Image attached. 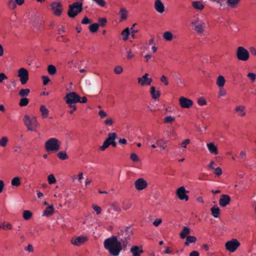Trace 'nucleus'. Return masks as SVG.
Returning <instances> with one entry per match:
<instances>
[{"instance_id": "obj_1", "label": "nucleus", "mask_w": 256, "mask_h": 256, "mask_svg": "<svg viewBox=\"0 0 256 256\" xmlns=\"http://www.w3.org/2000/svg\"><path fill=\"white\" fill-rule=\"evenodd\" d=\"M104 248L108 250L111 255L118 256L122 250V244L116 236L106 239L104 242Z\"/></svg>"}, {"instance_id": "obj_2", "label": "nucleus", "mask_w": 256, "mask_h": 256, "mask_svg": "<svg viewBox=\"0 0 256 256\" xmlns=\"http://www.w3.org/2000/svg\"><path fill=\"white\" fill-rule=\"evenodd\" d=\"M61 142L56 138L48 139L45 142V148L48 152H56L60 149Z\"/></svg>"}, {"instance_id": "obj_3", "label": "nucleus", "mask_w": 256, "mask_h": 256, "mask_svg": "<svg viewBox=\"0 0 256 256\" xmlns=\"http://www.w3.org/2000/svg\"><path fill=\"white\" fill-rule=\"evenodd\" d=\"M23 120L29 130L34 131L39 126L36 118L34 116L26 115Z\"/></svg>"}, {"instance_id": "obj_4", "label": "nucleus", "mask_w": 256, "mask_h": 256, "mask_svg": "<svg viewBox=\"0 0 256 256\" xmlns=\"http://www.w3.org/2000/svg\"><path fill=\"white\" fill-rule=\"evenodd\" d=\"M82 10V4L74 2L68 6V14L70 18H74Z\"/></svg>"}, {"instance_id": "obj_5", "label": "nucleus", "mask_w": 256, "mask_h": 256, "mask_svg": "<svg viewBox=\"0 0 256 256\" xmlns=\"http://www.w3.org/2000/svg\"><path fill=\"white\" fill-rule=\"evenodd\" d=\"M116 137L117 134L116 132L109 133L108 138L104 141L102 145L100 147V150L104 151L110 145L115 147L116 146V143L115 142Z\"/></svg>"}, {"instance_id": "obj_6", "label": "nucleus", "mask_w": 256, "mask_h": 256, "mask_svg": "<svg viewBox=\"0 0 256 256\" xmlns=\"http://www.w3.org/2000/svg\"><path fill=\"white\" fill-rule=\"evenodd\" d=\"M192 29L198 34H202L204 32L206 24L202 20L197 18L190 22Z\"/></svg>"}, {"instance_id": "obj_7", "label": "nucleus", "mask_w": 256, "mask_h": 256, "mask_svg": "<svg viewBox=\"0 0 256 256\" xmlns=\"http://www.w3.org/2000/svg\"><path fill=\"white\" fill-rule=\"evenodd\" d=\"M64 99L68 105H76L80 101V96L75 92H70L66 95Z\"/></svg>"}, {"instance_id": "obj_8", "label": "nucleus", "mask_w": 256, "mask_h": 256, "mask_svg": "<svg viewBox=\"0 0 256 256\" xmlns=\"http://www.w3.org/2000/svg\"><path fill=\"white\" fill-rule=\"evenodd\" d=\"M237 58L241 61H247L250 58L248 51L242 46L238 48L236 52Z\"/></svg>"}, {"instance_id": "obj_9", "label": "nucleus", "mask_w": 256, "mask_h": 256, "mask_svg": "<svg viewBox=\"0 0 256 256\" xmlns=\"http://www.w3.org/2000/svg\"><path fill=\"white\" fill-rule=\"evenodd\" d=\"M240 245V242L236 239L233 238L226 243L225 247L227 250L233 252L236 250Z\"/></svg>"}, {"instance_id": "obj_10", "label": "nucleus", "mask_w": 256, "mask_h": 256, "mask_svg": "<svg viewBox=\"0 0 256 256\" xmlns=\"http://www.w3.org/2000/svg\"><path fill=\"white\" fill-rule=\"evenodd\" d=\"M18 76L20 78V80L22 84H25L28 80V70L24 68H20L18 71Z\"/></svg>"}, {"instance_id": "obj_11", "label": "nucleus", "mask_w": 256, "mask_h": 256, "mask_svg": "<svg viewBox=\"0 0 256 256\" xmlns=\"http://www.w3.org/2000/svg\"><path fill=\"white\" fill-rule=\"evenodd\" d=\"M188 192V191L186 190L184 186H182L176 190V196L179 200L186 202L188 200V196L187 195Z\"/></svg>"}, {"instance_id": "obj_12", "label": "nucleus", "mask_w": 256, "mask_h": 256, "mask_svg": "<svg viewBox=\"0 0 256 256\" xmlns=\"http://www.w3.org/2000/svg\"><path fill=\"white\" fill-rule=\"evenodd\" d=\"M134 184L135 188L140 191L146 188L148 186V184L147 181L143 178H139L134 182Z\"/></svg>"}, {"instance_id": "obj_13", "label": "nucleus", "mask_w": 256, "mask_h": 256, "mask_svg": "<svg viewBox=\"0 0 256 256\" xmlns=\"http://www.w3.org/2000/svg\"><path fill=\"white\" fill-rule=\"evenodd\" d=\"M88 240L87 236H80L72 238L71 240V243L74 246H80Z\"/></svg>"}, {"instance_id": "obj_14", "label": "nucleus", "mask_w": 256, "mask_h": 256, "mask_svg": "<svg viewBox=\"0 0 256 256\" xmlns=\"http://www.w3.org/2000/svg\"><path fill=\"white\" fill-rule=\"evenodd\" d=\"M179 103L182 108H189L193 105V102L184 96L179 98Z\"/></svg>"}, {"instance_id": "obj_15", "label": "nucleus", "mask_w": 256, "mask_h": 256, "mask_svg": "<svg viewBox=\"0 0 256 256\" xmlns=\"http://www.w3.org/2000/svg\"><path fill=\"white\" fill-rule=\"evenodd\" d=\"M52 9L56 16H60L62 11V6L60 2H54L51 4Z\"/></svg>"}, {"instance_id": "obj_16", "label": "nucleus", "mask_w": 256, "mask_h": 256, "mask_svg": "<svg viewBox=\"0 0 256 256\" xmlns=\"http://www.w3.org/2000/svg\"><path fill=\"white\" fill-rule=\"evenodd\" d=\"M148 74H145L142 77L138 78V82L142 86H150L152 80L151 78H148Z\"/></svg>"}, {"instance_id": "obj_17", "label": "nucleus", "mask_w": 256, "mask_h": 256, "mask_svg": "<svg viewBox=\"0 0 256 256\" xmlns=\"http://www.w3.org/2000/svg\"><path fill=\"white\" fill-rule=\"evenodd\" d=\"M230 197L228 194H222L219 200V204L222 207H225L230 204Z\"/></svg>"}, {"instance_id": "obj_18", "label": "nucleus", "mask_w": 256, "mask_h": 256, "mask_svg": "<svg viewBox=\"0 0 256 256\" xmlns=\"http://www.w3.org/2000/svg\"><path fill=\"white\" fill-rule=\"evenodd\" d=\"M246 107L242 105L236 106L234 110V114L240 117H244L246 115Z\"/></svg>"}, {"instance_id": "obj_19", "label": "nucleus", "mask_w": 256, "mask_h": 256, "mask_svg": "<svg viewBox=\"0 0 256 256\" xmlns=\"http://www.w3.org/2000/svg\"><path fill=\"white\" fill-rule=\"evenodd\" d=\"M154 8L155 10L160 14H162L164 12V4L160 0L154 1Z\"/></svg>"}, {"instance_id": "obj_20", "label": "nucleus", "mask_w": 256, "mask_h": 256, "mask_svg": "<svg viewBox=\"0 0 256 256\" xmlns=\"http://www.w3.org/2000/svg\"><path fill=\"white\" fill-rule=\"evenodd\" d=\"M168 140L164 139H159L156 140V144L158 148V150L162 152L167 148Z\"/></svg>"}, {"instance_id": "obj_21", "label": "nucleus", "mask_w": 256, "mask_h": 256, "mask_svg": "<svg viewBox=\"0 0 256 256\" xmlns=\"http://www.w3.org/2000/svg\"><path fill=\"white\" fill-rule=\"evenodd\" d=\"M208 149L212 154L216 155L218 154V149L216 145L213 142L206 144Z\"/></svg>"}, {"instance_id": "obj_22", "label": "nucleus", "mask_w": 256, "mask_h": 256, "mask_svg": "<svg viewBox=\"0 0 256 256\" xmlns=\"http://www.w3.org/2000/svg\"><path fill=\"white\" fill-rule=\"evenodd\" d=\"M130 252L132 254V256H140L144 250L142 247L133 246L130 248Z\"/></svg>"}, {"instance_id": "obj_23", "label": "nucleus", "mask_w": 256, "mask_h": 256, "mask_svg": "<svg viewBox=\"0 0 256 256\" xmlns=\"http://www.w3.org/2000/svg\"><path fill=\"white\" fill-rule=\"evenodd\" d=\"M109 206H110V208H111V209L114 212L120 213L122 211V209L120 206V205L118 202H110L109 204Z\"/></svg>"}, {"instance_id": "obj_24", "label": "nucleus", "mask_w": 256, "mask_h": 256, "mask_svg": "<svg viewBox=\"0 0 256 256\" xmlns=\"http://www.w3.org/2000/svg\"><path fill=\"white\" fill-rule=\"evenodd\" d=\"M212 216L215 218H218L220 214V208L217 206H214L210 208Z\"/></svg>"}, {"instance_id": "obj_25", "label": "nucleus", "mask_w": 256, "mask_h": 256, "mask_svg": "<svg viewBox=\"0 0 256 256\" xmlns=\"http://www.w3.org/2000/svg\"><path fill=\"white\" fill-rule=\"evenodd\" d=\"M192 6L194 9L198 10H202L204 8V6L202 3V2L200 1L192 2Z\"/></svg>"}, {"instance_id": "obj_26", "label": "nucleus", "mask_w": 256, "mask_h": 256, "mask_svg": "<svg viewBox=\"0 0 256 256\" xmlns=\"http://www.w3.org/2000/svg\"><path fill=\"white\" fill-rule=\"evenodd\" d=\"M54 212V208L53 205H51L47 207L44 211L42 216H52Z\"/></svg>"}, {"instance_id": "obj_27", "label": "nucleus", "mask_w": 256, "mask_h": 256, "mask_svg": "<svg viewBox=\"0 0 256 256\" xmlns=\"http://www.w3.org/2000/svg\"><path fill=\"white\" fill-rule=\"evenodd\" d=\"M226 83V80L224 76H219L216 80V84L219 88H223Z\"/></svg>"}, {"instance_id": "obj_28", "label": "nucleus", "mask_w": 256, "mask_h": 256, "mask_svg": "<svg viewBox=\"0 0 256 256\" xmlns=\"http://www.w3.org/2000/svg\"><path fill=\"white\" fill-rule=\"evenodd\" d=\"M150 93L152 98L154 100L158 99L160 96V92L158 90H156L154 86L150 88Z\"/></svg>"}, {"instance_id": "obj_29", "label": "nucleus", "mask_w": 256, "mask_h": 256, "mask_svg": "<svg viewBox=\"0 0 256 256\" xmlns=\"http://www.w3.org/2000/svg\"><path fill=\"white\" fill-rule=\"evenodd\" d=\"M40 111L42 112L41 116L42 118H46L48 116L49 110L44 106L42 105L40 106Z\"/></svg>"}, {"instance_id": "obj_30", "label": "nucleus", "mask_w": 256, "mask_h": 256, "mask_svg": "<svg viewBox=\"0 0 256 256\" xmlns=\"http://www.w3.org/2000/svg\"><path fill=\"white\" fill-rule=\"evenodd\" d=\"M163 38L166 41H171L174 38V36L172 34L170 31H166L162 34Z\"/></svg>"}, {"instance_id": "obj_31", "label": "nucleus", "mask_w": 256, "mask_h": 256, "mask_svg": "<svg viewBox=\"0 0 256 256\" xmlns=\"http://www.w3.org/2000/svg\"><path fill=\"white\" fill-rule=\"evenodd\" d=\"M190 233V229L187 226H184L182 230L180 233V237L181 238L184 239L186 238L189 234Z\"/></svg>"}, {"instance_id": "obj_32", "label": "nucleus", "mask_w": 256, "mask_h": 256, "mask_svg": "<svg viewBox=\"0 0 256 256\" xmlns=\"http://www.w3.org/2000/svg\"><path fill=\"white\" fill-rule=\"evenodd\" d=\"M240 0H227L226 4L230 8H235L238 5Z\"/></svg>"}, {"instance_id": "obj_33", "label": "nucleus", "mask_w": 256, "mask_h": 256, "mask_svg": "<svg viewBox=\"0 0 256 256\" xmlns=\"http://www.w3.org/2000/svg\"><path fill=\"white\" fill-rule=\"evenodd\" d=\"M132 206V202L130 200H124L122 202V208L125 210L130 209Z\"/></svg>"}, {"instance_id": "obj_34", "label": "nucleus", "mask_w": 256, "mask_h": 256, "mask_svg": "<svg viewBox=\"0 0 256 256\" xmlns=\"http://www.w3.org/2000/svg\"><path fill=\"white\" fill-rule=\"evenodd\" d=\"M20 184V178L18 176L14 178L11 180V184L14 186H19Z\"/></svg>"}, {"instance_id": "obj_35", "label": "nucleus", "mask_w": 256, "mask_h": 256, "mask_svg": "<svg viewBox=\"0 0 256 256\" xmlns=\"http://www.w3.org/2000/svg\"><path fill=\"white\" fill-rule=\"evenodd\" d=\"M196 238L194 236H188L186 238V240L184 242L186 246H188L192 243H194L196 242Z\"/></svg>"}, {"instance_id": "obj_36", "label": "nucleus", "mask_w": 256, "mask_h": 256, "mask_svg": "<svg viewBox=\"0 0 256 256\" xmlns=\"http://www.w3.org/2000/svg\"><path fill=\"white\" fill-rule=\"evenodd\" d=\"M32 216V212L29 210H24L23 212L22 216H23V218L26 220H29L30 219Z\"/></svg>"}, {"instance_id": "obj_37", "label": "nucleus", "mask_w": 256, "mask_h": 256, "mask_svg": "<svg viewBox=\"0 0 256 256\" xmlns=\"http://www.w3.org/2000/svg\"><path fill=\"white\" fill-rule=\"evenodd\" d=\"M30 93V90L28 88L21 89L18 92V95L22 98H24L28 96Z\"/></svg>"}, {"instance_id": "obj_38", "label": "nucleus", "mask_w": 256, "mask_h": 256, "mask_svg": "<svg viewBox=\"0 0 256 256\" xmlns=\"http://www.w3.org/2000/svg\"><path fill=\"white\" fill-rule=\"evenodd\" d=\"M122 36V40H126L128 39V36L130 35V30L129 28H126L124 30H123L121 34Z\"/></svg>"}, {"instance_id": "obj_39", "label": "nucleus", "mask_w": 256, "mask_h": 256, "mask_svg": "<svg viewBox=\"0 0 256 256\" xmlns=\"http://www.w3.org/2000/svg\"><path fill=\"white\" fill-rule=\"evenodd\" d=\"M99 25L97 23H94L90 24L88 28L91 32L94 33L97 32L98 29Z\"/></svg>"}, {"instance_id": "obj_40", "label": "nucleus", "mask_w": 256, "mask_h": 256, "mask_svg": "<svg viewBox=\"0 0 256 256\" xmlns=\"http://www.w3.org/2000/svg\"><path fill=\"white\" fill-rule=\"evenodd\" d=\"M48 74L50 75L54 74L56 72V69L54 66L50 64L48 66L47 68Z\"/></svg>"}, {"instance_id": "obj_41", "label": "nucleus", "mask_w": 256, "mask_h": 256, "mask_svg": "<svg viewBox=\"0 0 256 256\" xmlns=\"http://www.w3.org/2000/svg\"><path fill=\"white\" fill-rule=\"evenodd\" d=\"M57 156H58V157L60 159L62 160H66L68 158V154H66V152H63V151L59 152L57 154Z\"/></svg>"}, {"instance_id": "obj_42", "label": "nucleus", "mask_w": 256, "mask_h": 256, "mask_svg": "<svg viewBox=\"0 0 256 256\" xmlns=\"http://www.w3.org/2000/svg\"><path fill=\"white\" fill-rule=\"evenodd\" d=\"M8 142V139L6 136H4L0 139V146L6 147Z\"/></svg>"}, {"instance_id": "obj_43", "label": "nucleus", "mask_w": 256, "mask_h": 256, "mask_svg": "<svg viewBox=\"0 0 256 256\" xmlns=\"http://www.w3.org/2000/svg\"><path fill=\"white\" fill-rule=\"evenodd\" d=\"M121 20H125L127 18L128 12L125 8H122L120 10Z\"/></svg>"}, {"instance_id": "obj_44", "label": "nucleus", "mask_w": 256, "mask_h": 256, "mask_svg": "<svg viewBox=\"0 0 256 256\" xmlns=\"http://www.w3.org/2000/svg\"><path fill=\"white\" fill-rule=\"evenodd\" d=\"M29 103V100L26 98H22L19 102V105L20 106H26Z\"/></svg>"}, {"instance_id": "obj_45", "label": "nucleus", "mask_w": 256, "mask_h": 256, "mask_svg": "<svg viewBox=\"0 0 256 256\" xmlns=\"http://www.w3.org/2000/svg\"><path fill=\"white\" fill-rule=\"evenodd\" d=\"M190 143V139H186L184 140L182 142L178 144V146L180 148H186L187 147V145L188 144Z\"/></svg>"}, {"instance_id": "obj_46", "label": "nucleus", "mask_w": 256, "mask_h": 256, "mask_svg": "<svg viewBox=\"0 0 256 256\" xmlns=\"http://www.w3.org/2000/svg\"><path fill=\"white\" fill-rule=\"evenodd\" d=\"M126 58L129 60H132L134 58L135 55L133 53L132 50L130 48L126 51Z\"/></svg>"}, {"instance_id": "obj_47", "label": "nucleus", "mask_w": 256, "mask_h": 256, "mask_svg": "<svg viewBox=\"0 0 256 256\" xmlns=\"http://www.w3.org/2000/svg\"><path fill=\"white\" fill-rule=\"evenodd\" d=\"M226 95V92L223 88H220L218 94V97L220 98L222 96H225Z\"/></svg>"}, {"instance_id": "obj_48", "label": "nucleus", "mask_w": 256, "mask_h": 256, "mask_svg": "<svg viewBox=\"0 0 256 256\" xmlns=\"http://www.w3.org/2000/svg\"><path fill=\"white\" fill-rule=\"evenodd\" d=\"M48 180L50 184H54L56 182V179L53 174H50L48 176Z\"/></svg>"}, {"instance_id": "obj_49", "label": "nucleus", "mask_w": 256, "mask_h": 256, "mask_svg": "<svg viewBox=\"0 0 256 256\" xmlns=\"http://www.w3.org/2000/svg\"><path fill=\"white\" fill-rule=\"evenodd\" d=\"M123 72L122 68L120 66H116L114 68V72L116 74H120Z\"/></svg>"}, {"instance_id": "obj_50", "label": "nucleus", "mask_w": 256, "mask_h": 256, "mask_svg": "<svg viewBox=\"0 0 256 256\" xmlns=\"http://www.w3.org/2000/svg\"><path fill=\"white\" fill-rule=\"evenodd\" d=\"M104 122L106 126H112L114 122L112 118H108L104 120Z\"/></svg>"}, {"instance_id": "obj_51", "label": "nucleus", "mask_w": 256, "mask_h": 256, "mask_svg": "<svg viewBox=\"0 0 256 256\" xmlns=\"http://www.w3.org/2000/svg\"><path fill=\"white\" fill-rule=\"evenodd\" d=\"M98 6L100 7H104L106 5V2L104 0H92Z\"/></svg>"}, {"instance_id": "obj_52", "label": "nucleus", "mask_w": 256, "mask_h": 256, "mask_svg": "<svg viewBox=\"0 0 256 256\" xmlns=\"http://www.w3.org/2000/svg\"><path fill=\"white\" fill-rule=\"evenodd\" d=\"M92 208L96 212V214H99L101 213L102 208L100 206H97L96 204H93L92 206Z\"/></svg>"}, {"instance_id": "obj_53", "label": "nucleus", "mask_w": 256, "mask_h": 256, "mask_svg": "<svg viewBox=\"0 0 256 256\" xmlns=\"http://www.w3.org/2000/svg\"><path fill=\"white\" fill-rule=\"evenodd\" d=\"M8 6L12 10L14 9L16 7L15 2L13 0H10L8 2Z\"/></svg>"}, {"instance_id": "obj_54", "label": "nucleus", "mask_w": 256, "mask_h": 256, "mask_svg": "<svg viewBox=\"0 0 256 256\" xmlns=\"http://www.w3.org/2000/svg\"><path fill=\"white\" fill-rule=\"evenodd\" d=\"M68 107L70 109L68 112L70 114H74V112L77 109V107L76 106V105H72V104H70V105H68Z\"/></svg>"}, {"instance_id": "obj_55", "label": "nucleus", "mask_w": 256, "mask_h": 256, "mask_svg": "<svg viewBox=\"0 0 256 256\" xmlns=\"http://www.w3.org/2000/svg\"><path fill=\"white\" fill-rule=\"evenodd\" d=\"M98 25L100 26H104L107 23V20L106 18H100L98 19Z\"/></svg>"}, {"instance_id": "obj_56", "label": "nucleus", "mask_w": 256, "mask_h": 256, "mask_svg": "<svg viewBox=\"0 0 256 256\" xmlns=\"http://www.w3.org/2000/svg\"><path fill=\"white\" fill-rule=\"evenodd\" d=\"M130 158L134 162H138L139 160V158L138 155L135 153H132L130 154Z\"/></svg>"}, {"instance_id": "obj_57", "label": "nucleus", "mask_w": 256, "mask_h": 256, "mask_svg": "<svg viewBox=\"0 0 256 256\" xmlns=\"http://www.w3.org/2000/svg\"><path fill=\"white\" fill-rule=\"evenodd\" d=\"M175 118L172 116H166L164 118V122L166 123H172L174 120Z\"/></svg>"}, {"instance_id": "obj_58", "label": "nucleus", "mask_w": 256, "mask_h": 256, "mask_svg": "<svg viewBox=\"0 0 256 256\" xmlns=\"http://www.w3.org/2000/svg\"><path fill=\"white\" fill-rule=\"evenodd\" d=\"M214 170V174L217 176H220L222 174V170L220 167H218Z\"/></svg>"}, {"instance_id": "obj_59", "label": "nucleus", "mask_w": 256, "mask_h": 256, "mask_svg": "<svg viewBox=\"0 0 256 256\" xmlns=\"http://www.w3.org/2000/svg\"><path fill=\"white\" fill-rule=\"evenodd\" d=\"M98 116L101 119H103L106 118L108 116L106 112L103 110H101L98 112Z\"/></svg>"}, {"instance_id": "obj_60", "label": "nucleus", "mask_w": 256, "mask_h": 256, "mask_svg": "<svg viewBox=\"0 0 256 256\" xmlns=\"http://www.w3.org/2000/svg\"><path fill=\"white\" fill-rule=\"evenodd\" d=\"M42 79L43 80V84L46 86L48 84V83L50 81V79L49 78L48 76H42Z\"/></svg>"}, {"instance_id": "obj_61", "label": "nucleus", "mask_w": 256, "mask_h": 256, "mask_svg": "<svg viewBox=\"0 0 256 256\" xmlns=\"http://www.w3.org/2000/svg\"><path fill=\"white\" fill-rule=\"evenodd\" d=\"M82 24H87L92 22V20L88 18L87 16H85L82 20Z\"/></svg>"}, {"instance_id": "obj_62", "label": "nucleus", "mask_w": 256, "mask_h": 256, "mask_svg": "<svg viewBox=\"0 0 256 256\" xmlns=\"http://www.w3.org/2000/svg\"><path fill=\"white\" fill-rule=\"evenodd\" d=\"M198 103L200 106H204L206 104V102L204 98H200L198 99Z\"/></svg>"}, {"instance_id": "obj_63", "label": "nucleus", "mask_w": 256, "mask_h": 256, "mask_svg": "<svg viewBox=\"0 0 256 256\" xmlns=\"http://www.w3.org/2000/svg\"><path fill=\"white\" fill-rule=\"evenodd\" d=\"M8 79L7 76L3 72L0 73V83Z\"/></svg>"}, {"instance_id": "obj_64", "label": "nucleus", "mask_w": 256, "mask_h": 256, "mask_svg": "<svg viewBox=\"0 0 256 256\" xmlns=\"http://www.w3.org/2000/svg\"><path fill=\"white\" fill-rule=\"evenodd\" d=\"M247 76H248V77L249 78H250L251 79L252 82H254L255 81L256 78V75L255 74H254L253 72H250L248 74Z\"/></svg>"}]
</instances>
